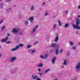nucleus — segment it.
<instances>
[{
	"label": "nucleus",
	"mask_w": 80,
	"mask_h": 80,
	"mask_svg": "<svg viewBox=\"0 0 80 80\" xmlns=\"http://www.w3.org/2000/svg\"><path fill=\"white\" fill-rule=\"evenodd\" d=\"M2 56V54H0V58H1Z\"/></svg>",
	"instance_id": "nucleus-38"
},
{
	"label": "nucleus",
	"mask_w": 80,
	"mask_h": 80,
	"mask_svg": "<svg viewBox=\"0 0 80 80\" xmlns=\"http://www.w3.org/2000/svg\"><path fill=\"white\" fill-rule=\"evenodd\" d=\"M33 10H34V6L32 5L31 7V11H33Z\"/></svg>",
	"instance_id": "nucleus-18"
},
{
	"label": "nucleus",
	"mask_w": 80,
	"mask_h": 80,
	"mask_svg": "<svg viewBox=\"0 0 80 80\" xmlns=\"http://www.w3.org/2000/svg\"><path fill=\"white\" fill-rule=\"evenodd\" d=\"M76 33L77 34L78 33V32H76Z\"/></svg>",
	"instance_id": "nucleus-47"
},
{
	"label": "nucleus",
	"mask_w": 80,
	"mask_h": 80,
	"mask_svg": "<svg viewBox=\"0 0 80 80\" xmlns=\"http://www.w3.org/2000/svg\"><path fill=\"white\" fill-rule=\"evenodd\" d=\"M67 60H64L63 62V65H66L67 64Z\"/></svg>",
	"instance_id": "nucleus-13"
},
{
	"label": "nucleus",
	"mask_w": 80,
	"mask_h": 80,
	"mask_svg": "<svg viewBox=\"0 0 80 80\" xmlns=\"http://www.w3.org/2000/svg\"><path fill=\"white\" fill-rule=\"evenodd\" d=\"M24 46V44L22 43H20L19 44V46H17L15 48H13L11 49V51H15L19 49L20 47L22 48Z\"/></svg>",
	"instance_id": "nucleus-2"
},
{
	"label": "nucleus",
	"mask_w": 80,
	"mask_h": 80,
	"mask_svg": "<svg viewBox=\"0 0 80 80\" xmlns=\"http://www.w3.org/2000/svg\"><path fill=\"white\" fill-rule=\"evenodd\" d=\"M76 70L77 72H79L80 70V63L78 62L77 65L76 66Z\"/></svg>",
	"instance_id": "nucleus-4"
},
{
	"label": "nucleus",
	"mask_w": 80,
	"mask_h": 80,
	"mask_svg": "<svg viewBox=\"0 0 80 80\" xmlns=\"http://www.w3.org/2000/svg\"><path fill=\"white\" fill-rule=\"evenodd\" d=\"M48 57V54H46L45 55V56L44 57L45 59V58H47Z\"/></svg>",
	"instance_id": "nucleus-30"
},
{
	"label": "nucleus",
	"mask_w": 80,
	"mask_h": 80,
	"mask_svg": "<svg viewBox=\"0 0 80 80\" xmlns=\"http://www.w3.org/2000/svg\"><path fill=\"white\" fill-rule=\"evenodd\" d=\"M51 47H57L58 48L56 49V54L58 55V48H59V46H57V44L56 43H52L51 45Z\"/></svg>",
	"instance_id": "nucleus-3"
},
{
	"label": "nucleus",
	"mask_w": 80,
	"mask_h": 80,
	"mask_svg": "<svg viewBox=\"0 0 80 80\" xmlns=\"http://www.w3.org/2000/svg\"><path fill=\"white\" fill-rule=\"evenodd\" d=\"M58 22L59 25V26L62 27V23H61V22H60V20H58Z\"/></svg>",
	"instance_id": "nucleus-20"
},
{
	"label": "nucleus",
	"mask_w": 80,
	"mask_h": 80,
	"mask_svg": "<svg viewBox=\"0 0 80 80\" xmlns=\"http://www.w3.org/2000/svg\"><path fill=\"white\" fill-rule=\"evenodd\" d=\"M31 50H28V52H30V51H31Z\"/></svg>",
	"instance_id": "nucleus-45"
},
{
	"label": "nucleus",
	"mask_w": 80,
	"mask_h": 80,
	"mask_svg": "<svg viewBox=\"0 0 80 80\" xmlns=\"http://www.w3.org/2000/svg\"><path fill=\"white\" fill-rule=\"evenodd\" d=\"M8 36H10V34L8 33L7 34Z\"/></svg>",
	"instance_id": "nucleus-42"
},
{
	"label": "nucleus",
	"mask_w": 80,
	"mask_h": 80,
	"mask_svg": "<svg viewBox=\"0 0 80 80\" xmlns=\"http://www.w3.org/2000/svg\"><path fill=\"white\" fill-rule=\"evenodd\" d=\"M45 2H44L42 3V5H45Z\"/></svg>",
	"instance_id": "nucleus-39"
},
{
	"label": "nucleus",
	"mask_w": 80,
	"mask_h": 80,
	"mask_svg": "<svg viewBox=\"0 0 80 80\" xmlns=\"http://www.w3.org/2000/svg\"><path fill=\"white\" fill-rule=\"evenodd\" d=\"M68 26H69V24H68V23H66L65 24L64 27L65 28H67V27H68Z\"/></svg>",
	"instance_id": "nucleus-17"
},
{
	"label": "nucleus",
	"mask_w": 80,
	"mask_h": 80,
	"mask_svg": "<svg viewBox=\"0 0 80 80\" xmlns=\"http://www.w3.org/2000/svg\"><path fill=\"white\" fill-rule=\"evenodd\" d=\"M3 22V20H1V21H0V24H1L2 23V22Z\"/></svg>",
	"instance_id": "nucleus-33"
},
{
	"label": "nucleus",
	"mask_w": 80,
	"mask_h": 80,
	"mask_svg": "<svg viewBox=\"0 0 80 80\" xmlns=\"http://www.w3.org/2000/svg\"><path fill=\"white\" fill-rule=\"evenodd\" d=\"M37 80H41L40 78H37Z\"/></svg>",
	"instance_id": "nucleus-41"
},
{
	"label": "nucleus",
	"mask_w": 80,
	"mask_h": 80,
	"mask_svg": "<svg viewBox=\"0 0 80 80\" xmlns=\"http://www.w3.org/2000/svg\"><path fill=\"white\" fill-rule=\"evenodd\" d=\"M55 60H56V57H55L54 58H53V59L52 60V62L53 65L54 63H55Z\"/></svg>",
	"instance_id": "nucleus-12"
},
{
	"label": "nucleus",
	"mask_w": 80,
	"mask_h": 80,
	"mask_svg": "<svg viewBox=\"0 0 80 80\" xmlns=\"http://www.w3.org/2000/svg\"><path fill=\"white\" fill-rule=\"evenodd\" d=\"M16 7V5H14V7Z\"/></svg>",
	"instance_id": "nucleus-46"
},
{
	"label": "nucleus",
	"mask_w": 80,
	"mask_h": 80,
	"mask_svg": "<svg viewBox=\"0 0 80 80\" xmlns=\"http://www.w3.org/2000/svg\"><path fill=\"white\" fill-rule=\"evenodd\" d=\"M5 28V26L3 25L1 27L2 30H3Z\"/></svg>",
	"instance_id": "nucleus-16"
},
{
	"label": "nucleus",
	"mask_w": 80,
	"mask_h": 80,
	"mask_svg": "<svg viewBox=\"0 0 80 80\" xmlns=\"http://www.w3.org/2000/svg\"><path fill=\"white\" fill-rule=\"evenodd\" d=\"M8 38V36H6L5 38H3L1 40V42H6Z\"/></svg>",
	"instance_id": "nucleus-7"
},
{
	"label": "nucleus",
	"mask_w": 80,
	"mask_h": 80,
	"mask_svg": "<svg viewBox=\"0 0 80 80\" xmlns=\"http://www.w3.org/2000/svg\"><path fill=\"white\" fill-rule=\"evenodd\" d=\"M0 8H2V7H3V3H0Z\"/></svg>",
	"instance_id": "nucleus-22"
},
{
	"label": "nucleus",
	"mask_w": 80,
	"mask_h": 80,
	"mask_svg": "<svg viewBox=\"0 0 80 80\" xmlns=\"http://www.w3.org/2000/svg\"><path fill=\"white\" fill-rule=\"evenodd\" d=\"M68 13V12H67V11H66V12H65V13L66 14H67V13Z\"/></svg>",
	"instance_id": "nucleus-44"
},
{
	"label": "nucleus",
	"mask_w": 80,
	"mask_h": 80,
	"mask_svg": "<svg viewBox=\"0 0 80 80\" xmlns=\"http://www.w3.org/2000/svg\"><path fill=\"white\" fill-rule=\"evenodd\" d=\"M74 80H76L75 79Z\"/></svg>",
	"instance_id": "nucleus-51"
},
{
	"label": "nucleus",
	"mask_w": 80,
	"mask_h": 80,
	"mask_svg": "<svg viewBox=\"0 0 80 80\" xmlns=\"http://www.w3.org/2000/svg\"><path fill=\"white\" fill-rule=\"evenodd\" d=\"M38 72H40L41 71V69L40 68H38Z\"/></svg>",
	"instance_id": "nucleus-35"
},
{
	"label": "nucleus",
	"mask_w": 80,
	"mask_h": 80,
	"mask_svg": "<svg viewBox=\"0 0 80 80\" xmlns=\"http://www.w3.org/2000/svg\"><path fill=\"white\" fill-rule=\"evenodd\" d=\"M80 5L78 8V9H80Z\"/></svg>",
	"instance_id": "nucleus-40"
},
{
	"label": "nucleus",
	"mask_w": 80,
	"mask_h": 80,
	"mask_svg": "<svg viewBox=\"0 0 80 80\" xmlns=\"http://www.w3.org/2000/svg\"><path fill=\"white\" fill-rule=\"evenodd\" d=\"M38 25H36L35 27V28H32V33H35L36 32V30L38 28Z\"/></svg>",
	"instance_id": "nucleus-6"
},
{
	"label": "nucleus",
	"mask_w": 80,
	"mask_h": 80,
	"mask_svg": "<svg viewBox=\"0 0 80 80\" xmlns=\"http://www.w3.org/2000/svg\"><path fill=\"white\" fill-rule=\"evenodd\" d=\"M69 43H70V45L72 46V45H74V44L72 42H71V41H70L69 42Z\"/></svg>",
	"instance_id": "nucleus-24"
},
{
	"label": "nucleus",
	"mask_w": 80,
	"mask_h": 80,
	"mask_svg": "<svg viewBox=\"0 0 80 80\" xmlns=\"http://www.w3.org/2000/svg\"><path fill=\"white\" fill-rule=\"evenodd\" d=\"M17 60V58L15 57H12L11 58L10 61L11 62H13Z\"/></svg>",
	"instance_id": "nucleus-8"
},
{
	"label": "nucleus",
	"mask_w": 80,
	"mask_h": 80,
	"mask_svg": "<svg viewBox=\"0 0 80 80\" xmlns=\"http://www.w3.org/2000/svg\"><path fill=\"white\" fill-rule=\"evenodd\" d=\"M3 0H0V1H2Z\"/></svg>",
	"instance_id": "nucleus-49"
},
{
	"label": "nucleus",
	"mask_w": 80,
	"mask_h": 80,
	"mask_svg": "<svg viewBox=\"0 0 80 80\" xmlns=\"http://www.w3.org/2000/svg\"><path fill=\"white\" fill-rule=\"evenodd\" d=\"M51 52H52V51H51Z\"/></svg>",
	"instance_id": "nucleus-50"
},
{
	"label": "nucleus",
	"mask_w": 80,
	"mask_h": 80,
	"mask_svg": "<svg viewBox=\"0 0 80 80\" xmlns=\"http://www.w3.org/2000/svg\"><path fill=\"white\" fill-rule=\"evenodd\" d=\"M25 25H27L28 24V21H25Z\"/></svg>",
	"instance_id": "nucleus-23"
},
{
	"label": "nucleus",
	"mask_w": 80,
	"mask_h": 80,
	"mask_svg": "<svg viewBox=\"0 0 80 80\" xmlns=\"http://www.w3.org/2000/svg\"><path fill=\"white\" fill-rule=\"evenodd\" d=\"M38 67H43V64H42V63H41L39 64L38 65Z\"/></svg>",
	"instance_id": "nucleus-21"
},
{
	"label": "nucleus",
	"mask_w": 80,
	"mask_h": 80,
	"mask_svg": "<svg viewBox=\"0 0 80 80\" xmlns=\"http://www.w3.org/2000/svg\"><path fill=\"white\" fill-rule=\"evenodd\" d=\"M58 41V34H57L56 36V38L54 40V42H57Z\"/></svg>",
	"instance_id": "nucleus-9"
},
{
	"label": "nucleus",
	"mask_w": 80,
	"mask_h": 80,
	"mask_svg": "<svg viewBox=\"0 0 80 80\" xmlns=\"http://www.w3.org/2000/svg\"><path fill=\"white\" fill-rule=\"evenodd\" d=\"M12 0H6V2H10Z\"/></svg>",
	"instance_id": "nucleus-31"
},
{
	"label": "nucleus",
	"mask_w": 80,
	"mask_h": 80,
	"mask_svg": "<svg viewBox=\"0 0 80 80\" xmlns=\"http://www.w3.org/2000/svg\"><path fill=\"white\" fill-rule=\"evenodd\" d=\"M20 35H23V33L22 32H21L20 33Z\"/></svg>",
	"instance_id": "nucleus-36"
},
{
	"label": "nucleus",
	"mask_w": 80,
	"mask_h": 80,
	"mask_svg": "<svg viewBox=\"0 0 80 80\" xmlns=\"http://www.w3.org/2000/svg\"><path fill=\"white\" fill-rule=\"evenodd\" d=\"M38 74L39 75H40L41 76H42V73H40V72H39L38 73Z\"/></svg>",
	"instance_id": "nucleus-28"
},
{
	"label": "nucleus",
	"mask_w": 80,
	"mask_h": 80,
	"mask_svg": "<svg viewBox=\"0 0 80 80\" xmlns=\"http://www.w3.org/2000/svg\"><path fill=\"white\" fill-rule=\"evenodd\" d=\"M20 28H14L12 30V32L14 34H16L18 32Z\"/></svg>",
	"instance_id": "nucleus-5"
},
{
	"label": "nucleus",
	"mask_w": 80,
	"mask_h": 80,
	"mask_svg": "<svg viewBox=\"0 0 80 80\" xmlns=\"http://www.w3.org/2000/svg\"><path fill=\"white\" fill-rule=\"evenodd\" d=\"M30 21V23H32V21H33L34 20V17L33 16H32L30 18L28 19Z\"/></svg>",
	"instance_id": "nucleus-10"
},
{
	"label": "nucleus",
	"mask_w": 80,
	"mask_h": 80,
	"mask_svg": "<svg viewBox=\"0 0 80 80\" xmlns=\"http://www.w3.org/2000/svg\"><path fill=\"white\" fill-rule=\"evenodd\" d=\"M56 27H57V24H54L53 25V29H55L56 28Z\"/></svg>",
	"instance_id": "nucleus-19"
},
{
	"label": "nucleus",
	"mask_w": 80,
	"mask_h": 80,
	"mask_svg": "<svg viewBox=\"0 0 80 80\" xmlns=\"http://www.w3.org/2000/svg\"><path fill=\"white\" fill-rule=\"evenodd\" d=\"M38 43V41L34 43L33 45H36V44H37V43Z\"/></svg>",
	"instance_id": "nucleus-29"
},
{
	"label": "nucleus",
	"mask_w": 80,
	"mask_h": 80,
	"mask_svg": "<svg viewBox=\"0 0 80 80\" xmlns=\"http://www.w3.org/2000/svg\"><path fill=\"white\" fill-rule=\"evenodd\" d=\"M7 43H10V42H6Z\"/></svg>",
	"instance_id": "nucleus-43"
},
{
	"label": "nucleus",
	"mask_w": 80,
	"mask_h": 80,
	"mask_svg": "<svg viewBox=\"0 0 80 80\" xmlns=\"http://www.w3.org/2000/svg\"><path fill=\"white\" fill-rule=\"evenodd\" d=\"M72 48L73 50H75V48H76L75 47H72Z\"/></svg>",
	"instance_id": "nucleus-32"
},
{
	"label": "nucleus",
	"mask_w": 80,
	"mask_h": 80,
	"mask_svg": "<svg viewBox=\"0 0 80 80\" xmlns=\"http://www.w3.org/2000/svg\"><path fill=\"white\" fill-rule=\"evenodd\" d=\"M1 46H0V48H1Z\"/></svg>",
	"instance_id": "nucleus-48"
},
{
	"label": "nucleus",
	"mask_w": 80,
	"mask_h": 80,
	"mask_svg": "<svg viewBox=\"0 0 80 80\" xmlns=\"http://www.w3.org/2000/svg\"><path fill=\"white\" fill-rule=\"evenodd\" d=\"M10 10H11V8H9V9H7L6 10V13H9V12H10Z\"/></svg>",
	"instance_id": "nucleus-15"
},
{
	"label": "nucleus",
	"mask_w": 80,
	"mask_h": 80,
	"mask_svg": "<svg viewBox=\"0 0 80 80\" xmlns=\"http://www.w3.org/2000/svg\"><path fill=\"white\" fill-rule=\"evenodd\" d=\"M40 58H42V59H45L44 57H43V56L42 55L40 56Z\"/></svg>",
	"instance_id": "nucleus-26"
},
{
	"label": "nucleus",
	"mask_w": 80,
	"mask_h": 80,
	"mask_svg": "<svg viewBox=\"0 0 80 80\" xmlns=\"http://www.w3.org/2000/svg\"><path fill=\"white\" fill-rule=\"evenodd\" d=\"M32 78L33 79H37V78H38V76L37 75H32Z\"/></svg>",
	"instance_id": "nucleus-11"
},
{
	"label": "nucleus",
	"mask_w": 80,
	"mask_h": 80,
	"mask_svg": "<svg viewBox=\"0 0 80 80\" xmlns=\"http://www.w3.org/2000/svg\"><path fill=\"white\" fill-rule=\"evenodd\" d=\"M35 52V50H34L33 51H32V52H31V53H34V52Z\"/></svg>",
	"instance_id": "nucleus-34"
},
{
	"label": "nucleus",
	"mask_w": 80,
	"mask_h": 80,
	"mask_svg": "<svg viewBox=\"0 0 80 80\" xmlns=\"http://www.w3.org/2000/svg\"><path fill=\"white\" fill-rule=\"evenodd\" d=\"M80 23V19L78 18H76V24L75 25L74 24H72V27H73L74 29H80V27L78 26Z\"/></svg>",
	"instance_id": "nucleus-1"
},
{
	"label": "nucleus",
	"mask_w": 80,
	"mask_h": 80,
	"mask_svg": "<svg viewBox=\"0 0 80 80\" xmlns=\"http://www.w3.org/2000/svg\"><path fill=\"white\" fill-rule=\"evenodd\" d=\"M32 47V45H28L27 46V48H30Z\"/></svg>",
	"instance_id": "nucleus-25"
},
{
	"label": "nucleus",
	"mask_w": 80,
	"mask_h": 80,
	"mask_svg": "<svg viewBox=\"0 0 80 80\" xmlns=\"http://www.w3.org/2000/svg\"><path fill=\"white\" fill-rule=\"evenodd\" d=\"M62 52H63V49H61L59 51V53H62Z\"/></svg>",
	"instance_id": "nucleus-27"
},
{
	"label": "nucleus",
	"mask_w": 80,
	"mask_h": 80,
	"mask_svg": "<svg viewBox=\"0 0 80 80\" xmlns=\"http://www.w3.org/2000/svg\"><path fill=\"white\" fill-rule=\"evenodd\" d=\"M48 15V13H46L45 14V16H47Z\"/></svg>",
	"instance_id": "nucleus-37"
},
{
	"label": "nucleus",
	"mask_w": 80,
	"mask_h": 80,
	"mask_svg": "<svg viewBox=\"0 0 80 80\" xmlns=\"http://www.w3.org/2000/svg\"><path fill=\"white\" fill-rule=\"evenodd\" d=\"M50 69H47L46 71H44V73H48V72H49V71H50Z\"/></svg>",
	"instance_id": "nucleus-14"
}]
</instances>
